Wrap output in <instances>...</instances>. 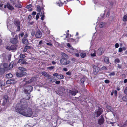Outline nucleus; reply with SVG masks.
<instances>
[{
	"mask_svg": "<svg viewBox=\"0 0 127 127\" xmlns=\"http://www.w3.org/2000/svg\"><path fill=\"white\" fill-rule=\"evenodd\" d=\"M78 91L76 90L75 91H73L71 90H70L69 92V93L72 94V95L75 96L76 95V93H78Z\"/></svg>",
	"mask_w": 127,
	"mask_h": 127,
	"instance_id": "obj_21",
	"label": "nucleus"
},
{
	"mask_svg": "<svg viewBox=\"0 0 127 127\" xmlns=\"http://www.w3.org/2000/svg\"><path fill=\"white\" fill-rule=\"evenodd\" d=\"M31 33L32 35L34 36L35 34V31L34 29L32 30L31 31Z\"/></svg>",
	"mask_w": 127,
	"mask_h": 127,
	"instance_id": "obj_29",
	"label": "nucleus"
},
{
	"mask_svg": "<svg viewBox=\"0 0 127 127\" xmlns=\"http://www.w3.org/2000/svg\"><path fill=\"white\" fill-rule=\"evenodd\" d=\"M118 67L119 68H121V65L119 64H118Z\"/></svg>",
	"mask_w": 127,
	"mask_h": 127,
	"instance_id": "obj_62",
	"label": "nucleus"
},
{
	"mask_svg": "<svg viewBox=\"0 0 127 127\" xmlns=\"http://www.w3.org/2000/svg\"><path fill=\"white\" fill-rule=\"evenodd\" d=\"M120 62V61L118 58H117L114 61V62L115 63H119Z\"/></svg>",
	"mask_w": 127,
	"mask_h": 127,
	"instance_id": "obj_37",
	"label": "nucleus"
},
{
	"mask_svg": "<svg viewBox=\"0 0 127 127\" xmlns=\"http://www.w3.org/2000/svg\"><path fill=\"white\" fill-rule=\"evenodd\" d=\"M91 56L92 57H95L96 56V54L95 53V52H94V53H91Z\"/></svg>",
	"mask_w": 127,
	"mask_h": 127,
	"instance_id": "obj_47",
	"label": "nucleus"
},
{
	"mask_svg": "<svg viewBox=\"0 0 127 127\" xmlns=\"http://www.w3.org/2000/svg\"><path fill=\"white\" fill-rule=\"evenodd\" d=\"M104 61L107 64H108L109 63V59L107 57H105L104 58Z\"/></svg>",
	"mask_w": 127,
	"mask_h": 127,
	"instance_id": "obj_26",
	"label": "nucleus"
},
{
	"mask_svg": "<svg viewBox=\"0 0 127 127\" xmlns=\"http://www.w3.org/2000/svg\"><path fill=\"white\" fill-rule=\"evenodd\" d=\"M86 54L85 53H83L81 54L80 56L82 58H84L86 56Z\"/></svg>",
	"mask_w": 127,
	"mask_h": 127,
	"instance_id": "obj_33",
	"label": "nucleus"
},
{
	"mask_svg": "<svg viewBox=\"0 0 127 127\" xmlns=\"http://www.w3.org/2000/svg\"><path fill=\"white\" fill-rule=\"evenodd\" d=\"M122 99L123 100L125 101H127V96H123L122 98Z\"/></svg>",
	"mask_w": 127,
	"mask_h": 127,
	"instance_id": "obj_36",
	"label": "nucleus"
},
{
	"mask_svg": "<svg viewBox=\"0 0 127 127\" xmlns=\"http://www.w3.org/2000/svg\"><path fill=\"white\" fill-rule=\"evenodd\" d=\"M11 2L13 4L15 5V6L16 7H18L21 8L22 7L21 5L19 3L16 4V3L19 2V0H10Z\"/></svg>",
	"mask_w": 127,
	"mask_h": 127,
	"instance_id": "obj_4",
	"label": "nucleus"
},
{
	"mask_svg": "<svg viewBox=\"0 0 127 127\" xmlns=\"http://www.w3.org/2000/svg\"><path fill=\"white\" fill-rule=\"evenodd\" d=\"M118 51L119 52H121L123 51V49L122 48H119V50Z\"/></svg>",
	"mask_w": 127,
	"mask_h": 127,
	"instance_id": "obj_51",
	"label": "nucleus"
},
{
	"mask_svg": "<svg viewBox=\"0 0 127 127\" xmlns=\"http://www.w3.org/2000/svg\"><path fill=\"white\" fill-rule=\"evenodd\" d=\"M57 78L58 79H63L64 78V76L63 75L61 74L58 75L57 77Z\"/></svg>",
	"mask_w": 127,
	"mask_h": 127,
	"instance_id": "obj_28",
	"label": "nucleus"
},
{
	"mask_svg": "<svg viewBox=\"0 0 127 127\" xmlns=\"http://www.w3.org/2000/svg\"><path fill=\"white\" fill-rule=\"evenodd\" d=\"M35 36L37 38H40L41 37L42 33L39 30H38L37 31L35 34Z\"/></svg>",
	"mask_w": 127,
	"mask_h": 127,
	"instance_id": "obj_10",
	"label": "nucleus"
},
{
	"mask_svg": "<svg viewBox=\"0 0 127 127\" xmlns=\"http://www.w3.org/2000/svg\"><path fill=\"white\" fill-rule=\"evenodd\" d=\"M11 34L13 36V37H15V38H17V35L15 32H12Z\"/></svg>",
	"mask_w": 127,
	"mask_h": 127,
	"instance_id": "obj_40",
	"label": "nucleus"
},
{
	"mask_svg": "<svg viewBox=\"0 0 127 127\" xmlns=\"http://www.w3.org/2000/svg\"><path fill=\"white\" fill-rule=\"evenodd\" d=\"M32 7V5L31 4H29V5H27L26 7V8H27L29 9L31 8Z\"/></svg>",
	"mask_w": 127,
	"mask_h": 127,
	"instance_id": "obj_46",
	"label": "nucleus"
},
{
	"mask_svg": "<svg viewBox=\"0 0 127 127\" xmlns=\"http://www.w3.org/2000/svg\"><path fill=\"white\" fill-rule=\"evenodd\" d=\"M115 75V73L114 72H112L109 74V76H114Z\"/></svg>",
	"mask_w": 127,
	"mask_h": 127,
	"instance_id": "obj_48",
	"label": "nucleus"
},
{
	"mask_svg": "<svg viewBox=\"0 0 127 127\" xmlns=\"http://www.w3.org/2000/svg\"><path fill=\"white\" fill-rule=\"evenodd\" d=\"M67 46L69 48H71V49L74 50V48L73 47H72L70 45V44L69 43H67Z\"/></svg>",
	"mask_w": 127,
	"mask_h": 127,
	"instance_id": "obj_42",
	"label": "nucleus"
},
{
	"mask_svg": "<svg viewBox=\"0 0 127 127\" xmlns=\"http://www.w3.org/2000/svg\"><path fill=\"white\" fill-rule=\"evenodd\" d=\"M17 47L18 46L17 45H13L10 46H6V48L9 51H15Z\"/></svg>",
	"mask_w": 127,
	"mask_h": 127,
	"instance_id": "obj_5",
	"label": "nucleus"
},
{
	"mask_svg": "<svg viewBox=\"0 0 127 127\" xmlns=\"http://www.w3.org/2000/svg\"><path fill=\"white\" fill-rule=\"evenodd\" d=\"M58 74L57 73H56L54 74H53V75L54 76H56L57 77V76H58Z\"/></svg>",
	"mask_w": 127,
	"mask_h": 127,
	"instance_id": "obj_54",
	"label": "nucleus"
},
{
	"mask_svg": "<svg viewBox=\"0 0 127 127\" xmlns=\"http://www.w3.org/2000/svg\"><path fill=\"white\" fill-rule=\"evenodd\" d=\"M33 87L32 86H29L24 89V92L25 94H29L32 90Z\"/></svg>",
	"mask_w": 127,
	"mask_h": 127,
	"instance_id": "obj_6",
	"label": "nucleus"
},
{
	"mask_svg": "<svg viewBox=\"0 0 127 127\" xmlns=\"http://www.w3.org/2000/svg\"><path fill=\"white\" fill-rule=\"evenodd\" d=\"M101 117L99 119L98 121V124L100 125L102 124L104 121L103 117L101 116Z\"/></svg>",
	"mask_w": 127,
	"mask_h": 127,
	"instance_id": "obj_18",
	"label": "nucleus"
},
{
	"mask_svg": "<svg viewBox=\"0 0 127 127\" xmlns=\"http://www.w3.org/2000/svg\"><path fill=\"white\" fill-rule=\"evenodd\" d=\"M26 95H27V96L26 97L25 99L27 100H29L30 99V97L29 96V94H26Z\"/></svg>",
	"mask_w": 127,
	"mask_h": 127,
	"instance_id": "obj_39",
	"label": "nucleus"
},
{
	"mask_svg": "<svg viewBox=\"0 0 127 127\" xmlns=\"http://www.w3.org/2000/svg\"><path fill=\"white\" fill-rule=\"evenodd\" d=\"M36 7L37 11L39 12H40L41 10V8L40 6L38 5H37Z\"/></svg>",
	"mask_w": 127,
	"mask_h": 127,
	"instance_id": "obj_30",
	"label": "nucleus"
},
{
	"mask_svg": "<svg viewBox=\"0 0 127 127\" xmlns=\"http://www.w3.org/2000/svg\"><path fill=\"white\" fill-rule=\"evenodd\" d=\"M61 54L63 58H68V56L64 52H61Z\"/></svg>",
	"mask_w": 127,
	"mask_h": 127,
	"instance_id": "obj_23",
	"label": "nucleus"
},
{
	"mask_svg": "<svg viewBox=\"0 0 127 127\" xmlns=\"http://www.w3.org/2000/svg\"><path fill=\"white\" fill-rule=\"evenodd\" d=\"M123 20L124 22H125L127 20V16L125 15L123 17Z\"/></svg>",
	"mask_w": 127,
	"mask_h": 127,
	"instance_id": "obj_34",
	"label": "nucleus"
},
{
	"mask_svg": "<svg viewBox=\"0 0 127 127\" xmlns=\"http://www.w3.org/2000/svg\"><path fill=\"white\" fill-rule=\"evenodd\" d=\"M22 41V42L25 44H27L28 43V40L25 39V38H23Z\"/></svg>",
	"mask_w": 127,
	"mask_h": 127,
	"instance_id": "obj_24",
	"label": "nucleus"
},
{
	"mask_svg": "<svg viewBox=\"0 0 127 127\" xmlns=\"http://www.w3.org/2000/svg\"><path fill=\"white\" fill-rule=\"evenodd\" d=\"M46 44L47 45H49L50 46H52V44L51 43H46Z\"/></svg>",
	"mask_w": 127,
	"mask_h": 127,
	"instance_id": "obj_57",
	"label": "nucleus"
},
{
	"mask_svg": "<svg viewBox=\"0 0 127 127\" xmlns=\"http://www.w3.org/2000/svg\"><path fill=\"white\" fill-rule=\"evenodd\" d=\"M104 82L105 83H108L109 82V80H105Z\"/></svg>",
	"mask_w": 127,
	"mask_h": 127,
	"instance_id": "obj_55",
	"label": "nucleus"
},
{
	"mask_svg": "<svg viewBox=\"0 0 127 127\" xmlns=\"http://www.w3.org/2000/svg\"><path fill=\"white\" fill-rule=\"evenodd\" d=\"M94 69L93 70V72L96 75L98 72V71L99 69V68L96 66H95L94 67Z\"/></svg>",
	"mask_w": 127,
	"mask_h": 127,
	"instance_id": "obj_15",
	"label": "nucleus"
},
{
	"mask_svg": "<svg viewBox=\"0 0 127 127\" xmlns=\"http://www.w3.org/2000/svg\"><path fill=\"white\" fill-rule=\"evenodd\" d=\"M67 58H62L60 60V62L61 64L64 65H66L69 64L70 63V62Z\"/></svg>",
	"mask_w": 127,
	"mask_h": 127,
	"instance_id": "obj_3",
	"label": "nucleus"
},
{
	"mask_svg": "<svg viewBox=\"0 0 127 127\" xmlns=\"http://www.w3.org/2000/svg\"><path fill=\"white\" fill-rule=\"evenodd\" d=\"M36 80V78L35 77H33L30 79H27L25 78L24 79L23 81H25L26 84H28L30 83L33 81H35Z\"/></svg>",
	"mask_w": 127,
	"mask_h": 127,
	"instance_id": "obj_7",
	"label": "nucleus"
},
{
	"mask_svg": "<svg viewBox=\"0 0 127 127\" xmlns=\"http://www.w3.org/2000/svg\"><path fill=\"white\" fill-rule=\"evenodd\" d=\"M85 80V77H83L81 79V82L82 83H84V82Z\"/></svg>",
	"mask_w": 127,
	"mask_h": 127,
	"instance_id": "obj_38",
	"label": "nucleus"
},
{
	"mask_svg": "<svg viewBox=\"0 0 127 127\" xmlns=\"http://www.w3.org/2000/svg\"><path fill=\"white\" fill-rule=\"evenodd\" d=\"M4 100L3 101V102L2 104L3 105H5L6 104V103L7 102L8 100V97L7 95H5L4 96Z\"/></svg>",
	"mask_w": 127,
	"mask_h": 127,
	"instance_id": "obj_16",
	"label": "nucleus"
},
{
	"mask_svg": "<svg viewBox=\"0 0 127 127\" xmlns=\"http://www.w3.org/2000/svg\"><path fill=\"white\" fill-rule=\"evenodd\" d=\"M6 76L8 78H10L12 77L13 75L9 73L7 74L6 75Z\"/></svg>",
	"mask_w": 127,
	"mask_h": 127,
	"instance_id": "obj_25",
	"label": "nucleus"
},
{
	"mask_svg": "<svg viewBox=\"0 0 127 127\" xmlns=\"http://www.w3.org/2000/svg\"><path fill=\"white\" fill-rule=\"evenodd\" d=\"M101 69L102 70H107V69L105 66H104L101 68Z\"/></svg>",
	"mask_w": 127,
	"mask_h": 127,
	"instance_id": "obj_43",
	"label": "nucleus"
},
{
	"mask_svg": "<svg viewBox=\"0 0 127 127\" xmlns=\"http://www.w3.org/2000/svg\"><path fill=\"white\" fill-rule=\"evenodd\" d=\"M7 7L8 9L10 10H12L14 9L13 7L9 3H7Z\"/></svg>",
	"mask_w": 127,
	"mask_h": 127,
	"instance_id": "obj_17",
	"label": "nucleus"
},
{
	"mask_svg": "<svg viewBox=\"0 0 127 127\" xmlns=\"http://www.w3.org/2000/svg\"><path fill=\"white\" fill-rule=\"evenodd\" d=\"M42 44V41L41 40L40 41L38 45H41Z\"/></svg>",
	"mask_w": 127,
	"mask_h": 127,
	"instance_id": "obj_59",
	"label": "nucleus"
},
{
	"mask_svg": "<svg viewBox=\"0 0 127 127\" xmlns=\"http://www.w3.org/2000/svg\"><path fill=\"white\" fill-rule=\"evenodd\" d=\"M104 50L102 48H99L97 51V54L99 55H101L103 53Z\"/></svg>",
	"mask_w": 127,
	"mask_h": 127,
	"instance_id": "obj_13",
	"label": "nucleus"
},
{
	"mask_svg": "<svg viewBox=\"0 0 127 127\" xmlns=\"http://www.w3.org/2000/svg\"><path fill=\"white\" fill-rule=\"evenodd\" d=\"M124 93L125 94L127 95V87L125 89Z\"/></svg>",
	"mask_w": 127,
	"mask_h": 127,
	"instance_id": "obj_52",
	"label": "nucleus"
},
{
	"mask_svg": "<svg viewBox=\"0 0 127 127\" xmlns=\"http://www.w3.org/2000/svg\"><path fill=\"white\" fill-rule=\"evenodd\" d=\"M16 82V81L14 80L10 79L7 80L6 83L7 84H12L15 83Z\"/></svg>",
	"mask_w": 127,
	"mask_h": 127,
	"instance_id": "obj_14",
	"label": "nucleus"
},
{
	"mask_svg": "<svg viewBox=\"0 0 127 127\" xmlns=\"http://www.w3.org/2000/svg\"><path fill=\"white\" fill-rule=\"evenodd\" d=\"M50 77H48V79L49 80V81L51 83H53L55 82V79L54 78H52L51 76L50 75Z\"/></svg>",
	"mask_w": 127,
	"mask_h": 127,
	"instance_id": "obj_22",
	"label": "nucleus"
},
{
	"mask_svg": "<svg viewBox=\"0 0 127 127\" xmlns=\"http://www.w3.org/2000/svg\"><path fill=\"white\" fill-rule=\"evenodd\" d=\"M25 57V56L24 54H21L19 55V57L21 58H24Z\"/></svg>",
	"mask_w": 127,
	"mask_h": 127,
	"instance_id": "obj_41",
	"label": "nucleus"
},
{
	"mask_svg": "<svg viewBox=\"0 0 127 127\" xmlns=\"http://www.w3.org/2000/svg\"><path fill=\"white\" fill-rule=\"evenodd\" d=\"M15 110L18 113L26 117H30L33 114L32 110L28 107L27 102L24 100L17 104Z\"/></svg>",
	"mask_w": 127,
	"mask_h": 127,
	"instance_id": "obj_1",
	"label": "nucleus"
},
{
	"mask_svg": "<svg viewBox=\"0 0 127 127\" xmlns=\"http://www.w3.org/2000/svg\"><path fill=\"white\" fill-rule=\"evenodd\" d=\"M18 69L19 70L22 71H26V69L25 68H24L23 67H19Z\"/></svg>",
	"mask_w": 127,
	"mask_h": 127,
	"instance_id": "obj_27",
	"label": "nucleus"
},
{
	"mask_svg": "<svg viewBox=\"0 0 127 127\" xmlns=\"http://www.w3.org/2000/svg\"><path fill=\"white\" fill-rule=\"evenodd\" d=\"M60 82L59 81H56L55 82L56 84H60Z\"/></svg>",
	"mask_w": 127,
	"mask_h": 127,
	"instance_id": "obj_60",
	"label": "nucleus"
},
{
	"mask_svg": "<svg viewBox=\"0 0 127 127\" xmlns=\"http://www.w3.org/2000/svg\"><path fill=\"white\" fill-rule=\"evenodd\" d=\"M63 3L61 1L59 0V1L58 2H57V3L58 5L59 6H62L63 5Z\"/></svg>",
	"mask_w": 127,
	"mask_h": 127,
	"instance_id": "obj_31",
	"label": "nucleus"
},
{
	"mask_svg": "<svg viewBox=\"0 0 127 127\" xmlns=\"http://www.w3.org/2000/svg\"><path fill=\"white\" fill-rule=\"evenodd\" d=\"M124 82L126 83L127 82V79H125L124 80Z\"/></svg>",
	"mask_w": 127,
	"mask_h": 127,
	"instance_id": "obj_64",
	"label": "nucleus"
},
{
	"mask_svg": "<svg viewBox=\"0 0 127 127\" xmlns=\"http://www.w3.org/2000/svg\"><path fill=\"white\" fill-rule=\"evenodd\" d=\"M119 47V44L118 43H116L115 45V47L116 48H118Z\"/></svg>",
	"mask_w": 127,
	"mask_h": 127,
	"instance_id": "obj_53",
	"label": "nucleus"
},
{
	"mask_svg": "<svg viewBox=\"0 0 127 127\" xmlns=\"http://www.w3.org/2000/svg\"><path fill=\"white\" fill-rule=\"evenodd\" d=\"M14 24L17 27L16 31H19L20 30V22L19 21H16Z\"/></svg>",
	"mask_w": 127,
	"mask_h": 127,
	"instance_id": "obj_8",
	"label": "nucleus"
},
{
	"mask_svg": "<svg viewBox=\"0 0 127 127\" xmlns=\"http://www.w3.org/2000/svg\"><path fill=\"white\" fill-rule=\"evenodd\" d=\"M5 83L3 82L0 81V86H2L4 85Z\"/></svg>",
	"mask_w": 127,
	"mask_h": 127,
	"instance_id": "obj_44",
	"label": "nucleus"
},
{
	"mask_svg": "<svg viewBox=\"0 0 127 127\" xmlns=\"http://www.w3.org/2000/svg\"><path fill=\"white\" fill-rule=\"evenodd\" d=\"M103 110L101 108H98V110L95 111V113H96L97 115L96 117L99 116L102 112Z\"/></svg>",
	"mask_w": 127,
	"mask_h": 127,
	"instance_id": "obj_9",
	"label": "nucleus"
},
{
	"mask_svg": "<svg viewBox=\"0 0 127 127\" xmlns=\"http://www.w3.org/2000/svg\"><path fill=\"white\" fill-rule=\"evenodd\" d=\"M18 63H21V64H26V61L25 59H19L18 61Z\"/></svg>",
	"mask_w": 127,
	"mask_h": 127,
	"instance_id": "obj_19",
	"label": "nucleus"
},
{
	"mask_svg": "<svg viewBox=\"0 0 127 127\" xmlns=\"http://www.w3.org/2000/svg\"><path fill=\"white\" fill-rule=\"evenodd\" d=\"M117 91L116 90H115L114 92V93L115 96H116L117 95Z\"/></svg>",
	"mask_w": 127,
	"mask_h": 127,
	"instance_id": "obj_63",
	"label": "nucleus"
},
{
	"mask_svg": "<svg viewBox=\"0 0 127 127\" xmlns=\"http://www.w3.org/2000/svg\"><path fill=\"white\" fill-rule=\"evenodd\" d=\"M54 68V66H50V67H47V68L48 69H49V70H51L53 69Z\"/></svg>",
	"mask_w": 127,
	"mask_h": 127,
	"instance_id": "obj_45",
	"label": "nucleus"
},
{
	"mask_svg": "<svg viewBox=\"0 0 127 127\" xmlns=\"http://www.w3.org/2000/svg\"><path fill=\"white\" fill-rule=\"evenodd\" d=\"M41 74L43 76H44L47 77L48 78V77H50V75L45 72L43 71L42 72Z\"/></svg>",
	"mask_w": 127,
	"mask_h": 127,
	"instance_id": "obj_20",
	"label": "nucleus"
},
{
	"mask_svg": "<svg viewBox=\"0 0 127 127\" xmlns=\"http://www.w3.org/2000/svg\"><path fill=\"white\" fill-rule=\"evenodd\" d=\"M44 17H45V16L44 15H42V16L41 17V19L42 20H43L44 19Z\"/></svg>",
	"mask_w": 127,
	"mask_h": 127,
	"instance_id": "obj_61",
	"label": "nucleus"
},
{
	"mask_svg": "<svg viewBox=\"0 0 127 127\" xmlns=\"http://www.w3.org/2000/svg\"><path fill=\"white\" fill-rule=\"evenodd\" d=\"M13 62H12L10 64L9 66V69H10L13 67Z\"/></svg>",
	"mask_w": 127,
	"mask_h": 127,
	"instance_id": "obj_35",
	"label": "nucleus"
},
{
	"mask_svg": "<svg viewBox=\"0 0 127 127\" xmlns=\"http://www.w3.org/2000/svg\"><path fill=\"white\" fill-rule=\"evenodd\" d=\"M105 23L104 22H101L99 26L101 28H102L105 25Z\"/></svg>",
	"mask_w": 127,
	"mask_h": 127,
	"instance_id": "obj_32",
	"label": "nucleus"
},
{
	"mask_svg": "<svg viewBox=\"0 0 127 127\" xmlns=\"http://www.w3.org/2000/svg\"><path fill=\"white\" fill-rule=\"evenodd\" d=\"M66 74L67 75H70L71 74V73L69 71L66 73Z\"/></svg>",
	"mask_w": 127,
	"mask_h": 127,
	"instance_id": "obj_49",
	"label": "nucleus"
},
{
	"mask_svg": "<svg viewBox=\"0 0 127 127\" xmlns=\"http://www.w3.org/2000/svg\"><path fill=\"white\" fill-rule=\"evenodd\" d=\"M9 66L8 64L4 63L3 65L0 64V75L1 74L3 71H5L8 69Z\"/></svg>",
	"mask_w": 127,
	"mask_h": 127,
	"instance_id": "obj_2",
	"label": "nucleus"
},
{
	"mask_svg": "<svg viewBox=\"0 0 127 127\" xmlns=\"http://www.w3.org/2000/svg\"><path fill=\"white\" fill-rule=\"evenodd\" d=\"M26 73L25 72L22 71L21 72H16V75L17 77H22L24 75H25Z\"/></svg>",
	"mask_w": 127,
	"mask_h": 127,
	"instance_id": "obj_11",
	"label": "nucleus"
},
{
	"mask_svg": "<svg viewBox=\"0 0 127 127\" xmlns=\"http://www.w3.org/2000/svg\"><path fill=\"white\" fill-rule=\"evenodd\" d=\"M17 38H12L10 40V42L12 43H17L18 42Z\"/></svg>",
	"mask_w": 127,
	"mask_h": 127,
	"instance_id": "obj_12",
	"label": "nucleus"
},
{
	"mask_svg": "<svg viewBox=\"0 0 127 127\" xmlns=\"http://www.w3.org/2000/svg\"><path fill=\"white\" fill-rule=\"evenodd\" d=\"M30 48V46L28 45H26L25 47V49H26L27 50L29 49Z\"/></svg>",
	"mask_w": 127,
	"mask_h": 127,
	"instance_id": "obj_50",
	"label": "nucleus"
},
{
	"mask_svg": "<svg viewBox=\"0 0 127 127\" xmlns=\"http://www.w3.org/2000/svg\"><path fill=\"white\" fill-rule=\"evenodd\" d=\"M63 70L65 71H67L68 70L67 68H63Z\"/></svg>",
	"mask_w": 127,
	"mask_h": 127,
	"instance_id": "obj_58",
	"label": "nucleus"
},
{
	"mask_svg": "<svg viewBox=\"0 0 127 127\" xmlns=\"http://www.w3.org/2000/svg\"><path fill=\"white\" fill-rule=\"evenodd\" d=\"M39 14V13H38L36 16V18L37 20L39 18V16L38 15Z\"/></svg>",
	"mask_w": 127,
	"mask_h": 127,
	"instance_id": "obj_56",
	"label": "nucleus"
}]
</instances>
